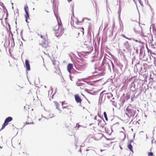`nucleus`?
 I'll list each match as a JSON object with an SVG mask.
<instances>
[{
    "label": "nucleus",
    "instance_id": "0eeeda50",
    "mask_svg": "<svg viewBox=\"0 0 156 156\" xmlns=\"http://www.w3.org/2000/svg\"><path fill=\"white\" fill-rule=\"evenodd\" d=\"M76 85L80 87V89H84L85 91H86L87 90V89L85 88L87 87V86L84 83L80 82H77L76 83Z\"/></svg>",
    "mask_w": 156,
    "mask_h": 156
},
{
    "label": "nucleus",
    "instance_id": "7c9ffc66",
    "mask_svg": "<svg viewBox=\"0 0 156 156\" xmlns=\"http://www.w3.org/2000/svg\"><path fill=\"white\" fill-rule=\"evenodd\" d=\"M80 126V125L78 123H77L76 125V127H78V128H79Z\"/></svg>",
    "mask_w": 156,
    "mask_h": 156
},
{
    "label": "nucleus",
    "instance_id": "f8f14e48",
    "mask_svg": "<svg viewBox=\"0 0 156 156\" xmlns=\"http://www.w3.org/2000/svg\"><path fill=\"white\" fill-rule=\"evenodd\" d=\"M46 114L47 117L49 118H51L54 116V114L52 113L51 111L46 112Z\"/></svg>",
    "mask_w": 156,
    "mask_h": 156
},
{
    "label": "nucleus",
    "instance_id": "423d86ee",
    "mask_svg": "<svg viewBox=\"0 0 156 156\" xmlns=\"http://www.w3.org/2000/svg\"><path fill=\"white\" fill-rule=\"evenodd\" d=\"M40 45L44 48H47L49 47L48 40L44 41L40 44Z\"/></svg>",
    "mask_w": 156,
    "mask_h": 156
},
{
    "label": "nucleus",
    "instance_id": "ddd939ff",
    "mask_svg": "<svg viewBox=\"0 0 156 156\" xmlns=\"http://www.w3.org/2000/svg\"><path fill=\"white\" fill-rule=\"evenodd\" d=\"M25 65L27 70L28 71L30 70V65L29 63V61L28 60H25Z\"/></svg>",
    "mask_w": 156,
    "mask_h": 156
},
{
    "label": "nucleus",
    "instance_id": "2f4dec72",
    "mask_svg": "<svg viewBox=\"0 0 156 156\" xmlns=\"http://www.w3.org/2000/svg\"><path fill=\"white\" fill-rule=\"evenodd\" d=\"M81 29H82V32L83 34H84V29L83 27H82L81 28Z\"/></svg>",
    "mask_w": 156,
    "mask_h": 156
},
{
    "label": "nucleus",
    "instance_id": "2eb2a0df",
    "mask_svg": "<svg viewBox=\"0 0 156 156\" xmlns=\"http://www.w3.org/2000/svg\"><path fill=\"white\" fill-rule=\"evenodd\" d=\"M40 36L42 38L44 41L48 40V35L46 33L44 34V35L41 34Z\"/></svg>",
    "mask_w": 156,
    "mask_h": 156
},
{
    "label": "nucleus",
    "instance_id": "9b49d317",
    "mask_svg": "<svg viewBox=\"0 0 156 156\" xmlns=\"http://www.w3.org/2000/svg\"><path fill=\"white\" fill-rule=\"evenodd\" d=\"M98 116L96 115L94 119V120L92 121V122L90 124V125H94L95 124H98L99 123V120L97 119Z\"/></svg>",
    "mask_w": 156,
    "mask_h": 156
},
{
    "label": "nucleus",
    "instance_id": "aec40b11",
    "mask_svg": "<svg viewBox=\"0 0 156 156\" xmlns=\"http://www.w3.org/2000/svg\"><path fill=\"white\" fill-rule=\"evenodd\" d=\"M127 147L130 151L133 152V147L130 144H128Z\"/></svg>",
    "mask_w": 156,
    "mask_h": 156
},
{
    "label": "nucleus",
    "instance_id": "6e6552de",
    "mask_svg": "<svg viewBox=\"0 0 156 156\" xmlns=\"http://www.w3.org/2000/svg\"><path fill=\"white\" fill-rule=\"evenodd\" d=\"M54 103L55 106L56 107V109H57L59 111V113L62 114V109H60V105L58 102L56 101H55L54 102Z\"/></svg>",
    "mask_w": 156,
    "mask_h": 156
},
{
    "label": "nucleus",
    "instance_id": "a211bd4d",
    "mask_svg": "<svg viewBox=\"0 0 156 156\" xmlns=\"http://www.w3.org/2000/svg\"><path fill=\"white\" fill-rule=\"evenodd\" d=\"M26 14L25 15V16L26 18V21L27 22H28L27 20L29 19V15L28 13V12H25Z\"/></svg>",
    "mask_w": 156,
    "mask_h": 156
},
{
    "label": "nucleus",
    "instance_id": "b1692460",
    "mask_svg": "<svg viewBox=\"0 0 156 156\" xmlns=\"http://www.w3.org/2000/svg\"><path fill=\"white\" fill-rule=\"evenodd\" d=\"M148 156H154L152 152H148Z\"/></svg>",
    "mask_w": 156,
    "mask_h": 156
},
{
    "label": "nucleus",
    "instance_id": "bb28decb",
    "mask_svg": "<svg viewBox=\"0 0 156 156\" xmlns=\"http://www.w3.org/2000/svg\"><path fill=\"white\" fill-rule=\"evenodd\" d=\"M139 2L141 5L143 6V3L141 0H138Z\"/></svg>",
    "mask_w": 156,
    "mask_h": 156
},
{
    "label": "nucleus",
    "instance_id": "1a4fd4ad",
    "mask_svg": "<svg viewBox=\"0 0 156 156\" xmlns=\"http://www.w3.org/2000/svg\"><path fill=\"white\" fill-rule=\"evenodd\" d=\"M84 19H82V21H79L77 19H76L75 20H73V24L74 22L77 25H82L84 22Z\"/></svg>",
    "mask_w": 156,
    "mask_h": 156
},
{
    "label": "nucleus",
    "instance_id": "6ab92c4d",
    "mask_svg": "<svg viewBox=\"0 0 156 156\" xmlns=\"http://www.w3.org/2000/svg\"><path fill=\"white\" fill-rule=\"evenodd\" d=\"M60 28L59 27H58V26L57 25L55 26L53 28V30H54L55 31H58L59 29Z\"/></svg>",
    "mask_w": 156,
    "mask_h": 156
},
{
    "label": "nucleus",
    "instance_id": "393cba45",
    "mask_svg": "<svg viewBox=\"0 0 156 156\" xmlns=\"http://www.w3.org/2000/svg\"><path fill=\"white\" fill-rule=\"evenodd\" d=\"M34 124L33 122L32 121L31 122H26V123H25L26 124Z\"/></svg>",
    "mask_w": 156,
    "mask_h": 156
},
{
    "label": "nucleus",
    "instance_id": "c85d7f7f",
    "mask_svg": "<svg viewBox=\"0 0 156 156\" xmlns=\"http://www.w3.org/2000/svg\"><path fill=\"white\" fill-rule=\"evenodd\" d=\"M90 51H87V52H91V51L93 50V47H91L90 48Z\"/></svg>",
    "mask_w": 156,
    "mask_h": 156
},
{
    "label": "nucleus",
    "instance_id": "72a5a7b5",
    "mask_svg": "<svg viewBox=\"0 0 156 156\" xmlns=\"http://www.w3.org/2000/svg\"><path fill=\"white\" fill-rule=\"evenodd\" d=\"M53 64L54 65H55V63L54 62H53Z\"/></svg>",
    "mask_w": 156,
    "mask_h": 156
},
{
    "label": "nucleus",
    "instance_id": "cd10ccee",
    "mask_svg": "<svg viewBox=\"0 0 156 156\" xmlns=\"http://www.w3.org/2000/svg\"><path fill=\"white\" fill-rule=\"evenodd\" d=\"M45 119V118L42 117L41 119H38V120L39 121H41V120H44V119Z\"/></svg>",
    "mask_w": 156,
    "mask_h": 156
},
{
    "label": "nucleus",
    "instance_id": "c756f323",
    "mask_svg": "<svg viewBox=\"0 0 156 156\" xmlns=\"http://www.w3.org/2000/svg\"><path fill=\"white\" fill-rule=\"evenodd\" d=\"M122 36H123L124 37L127 39H128V40H130V38H128L127 37H126L125 35H122Z\"/></svg>",
    "mask_w": 156,
    "mask_h": 156
},
{
    "label": "nucleus",
    "instance_id": "e433bc0d",
    "mask_svg": "<svg viewBox=\"0 0 156 156\" xmlns=\"http://www.w3.org/2000/svg\"><path fill=\"white\" fill-rule=\"evenodd\" d=\"M135 41H136V42H137V41L136 40Z\"/></svg>",
    "mask_w": 156,
    "mask_h": 156
},
{
    "label": "nucleus",
    "instance_id": "39448f33",
    "mask_svg": "<svg viewBox=\"0 0 156 156\" xmlns=\"http://www.w3.org/2000/svg\"><path fill=\"white\" fill-rule=\"evenodd\" d=\"M104 136L103 134L101 133H98L94 135L95 139L96 140H101Z\"/></svg>",
    "mask_w": 156,
    "mask_h": 156
},
{
    "label": "nucleus",
    "instance_id": "473e14b6",
    "mask_svg": "<svg viewBox=\"0 0 156 156\" xmlns=\"http://www.w3.org/2000/svg\"><path fill=\"white\" fill-rule=\"evenodd\" d=\"M72 1V0H68V1L69 2H70Z\"/></svg>",
    "mask_w": 156,
    "mask_h": 156
},
{
    "label": "nucleus",
    "instance_id": "4c0bfd02",
    "mask_svg": "<svg viewBox=\"0 0 156 156\" xmlns=\"http://www.w3.org/2000/svg\"><path fill=\"white\" fill-rule=\"evenodd\" d=\"M0 147L1 148H2V147L1 146Z\"/></svg>",
    "mask_w": 156,
    "mask_h": 156
},
{
    "label": "nucleus",
    "instance_id": "f704fd0d",
    "mask_svg": "<svg viewBox=\"0 0 156 156\" xmlns=\"http://www.w3.org/2000/svg\"><path fill=\"white\" fill-rule=\"evenodd\" d=\"M136 123H138L139 124V123L137 121H136Z\"/></svg>",
    "mask_w": 156,
    "mask_h": 156
},
{
    "label": "nucleus",
    "instance_id": "5701e85b",
    "mask_svg": "<svg viewBox=\"0 0 156 156\" xmlns=\"http://www.w3.org/2000/svg\"><path fill=\"white\" fill-rule=\"evenodd\" d=\"M121 136H123V139H122V140H124L125 138H126V134L125 133H124L123 132H122V134H121Z\"/></svg>",
    "mask_w": 156,
    "mask_h": 156
},
{
    "label": "nucleus",
    "instance_id": "dca6fc26",
    "mask_svg": "<svg viewBox=\"0 0 156 156\" xmlns=\"http://www.w3.org/2000/svg\"><path fill=\"white\" fill-rule=\"evenodd\" d=\"M124 45L128 49H129L131 47V45L127 41H126L125 42L124 44Z\"/></svg>",
    "mask_w": 156,
    "mask_h": 156
},
{
    "label": "nucleus",
    "instance_id": "412c9836",
    "mask_svg": "<svg viewBox=\"0 0 156 156\" xmlns=\"http://www.w3.org/2000/svg\"><path fill=\"white\" fill-rule=\"evenodd\" d=\"M24 9L25 12H28L29 9L27 5H26L24 7Z\"/></svg>",
    "mask_w": 156,
    "mask_h": 156
},
{
    "label": "nucleus",
    "instance_id": "c9c22d12",
    "mask_svg": "<svg viewBox=\"0 0 156 156\" xmlns=\"http://www.w3.org/2000/svg\"><path fill=\"white\" fill-rule=\"evenodd\" d=\"M87 79L86 78H83V80H84V79Z\"/></svg>",
    "mask_w": 156,
    "mask_h": 156
},
{
    "label": "nucleus",
    "instance_id": "58836bf2",
    "mask_svg": "<svg viewBox=\"0 0 156 156\" xmlns=\"http://www.w3.org/2000/svg\"><path fill=\"white\" fill-rule=\"evenodd\" d=\"M88 151V150H86V151Z\"/></svg>",
    "mask_w": 156,
    "mask_h": 156
},
{
    "label": "nucleus",
    "instance_id": "4468645a",
    "mask_svg": "<svg viewBox=\"0 0 156 156\" xmlns=\"http://www.w3.org/2000/svg\"><path fill=\"white\" fill-rule=\"evenodd\" d=\"M73 68V64L71 63L69 64L67 66V69L68 72L71 73V70Z\"/></svg>",
    "mask_w": 156,
    "mask_h": 156
},
{
    "label": "nucleus",
    "instance_id": "f03ea898",
    "mask_svg": "<svg viewBox=\"0 0 156 156\" xmlns=\"http://www.w3.org/2000/svg\"><path fill=\"white\" fill-rule=\"evenodd\" d=\"M136 109L129 105L127 107L125 111V114L129 117H133L135 115Z\"/></svg>",
    "mask_w": 156,
    "mask_h": 156
},
{
    "label": "nucleus",
    "instance_id": "f257e3e1",
    "mask_svg": "<svg viewBox=\"0 0 156 156\" xmlns=\"http://www.w3.org/2000/svg\"><path fill=\"white\" fill-rule=\"evenodd\" d=\"M62 114H67L71 112L72 106L66 101H63L62 102Z\"/></svg>",
    "mask_w": 156,
    "mask_h": 156
},
{
    "label": "nucleus",
    "instance_id": "4be33fe9",
    "mask_svg": "<svg viewBox=\"0 0 156 156\" xmlns=\"http://www.w3.org/2000/svg\"><path fill=\"white\" fill-rule=\"evenodd\" d=\"M104 117L105 118L106 120L108 121V117H107V115L106 113V112H104Z\"/></svg>",
    "mask_w": 156,
    "mask_h": 156
},
{
    "label": "nucleus",
    "instance_id": "a878e982",
    "mask_svg": "<svg viewBox=\"0 0 156 156\" xmlns=\"http://www.w3.org/2000/svg\"><path fill=\"white\" fill-rule=\"evenodd\" d=\"M60 69H59V68H58V69H56V71H55V73H58L60 72Z\"/></svg>",
    "mask_w": 156,
    "mask_h": 156
},
{
    "label": "nucleus",
    "instance_id": "9d476101",
    "mask_svg": "<svg viewBox=\"0 0 156 156\" xmlns=\"http://www.w3.org/2000/svg\"><path fill=\"white\" fill-rule=\"evenodd\" d=\"M75 98L77 103L81 104L82 99L81 98L79 94H76L75 95Z\"/></svg>",
    "mask_w": 156,
    "mask_h": 156
},
{
    "label": "nucleus",
    "instance_id": "20e7f679",
    "mask_svg": "<svg viewBox=\"0 0 156 156\" xmlns=\"http://www.w3.org/2000/svg\"><path fill=\"white\" fill-rule=\"evenodd\" d=\"M12 120V118L11 117H7L5 119V122L2 125V127L1 129V130L4 129L5 126L7 125L9 122H11Z\"/></svg>",
    "mask_w": 156,
    "mask_h": 156
},
{
    "label": "nucleus",
    "instance_id": "7ed1b4c3",
    "mask_svg": "<svg viewBox=\"0 0 156 156\" xmlns=\"http://www.w3.org/2000/svg\"><path fill=\"white\" fill-rule=\"evenodd\" d=\"M94 127V126L93 127ZM94 129L96 132H106L105 127L103 125H101V123L99 122L98 126L97 127L94 128Z\"/></svg>",
    "mask_w": 156,
    "mask_h": 156
},
{
    "label": "nucleus",
    "instance_id": "f3484780",
    "mask_svg": "<svg viewBox=\"0 0 156 156\" xmlns=\"http://www.w3.org/2000/svg\"><path fill=\"white\" fill-rule=\"evenodd\" d=\"M57 25L59 27H60L59 28H60L61 27V30H60V33L61 34H63V33L64 29H62V24L61 22H58V25Z\"/></svg>",
    "mask_w": 156,
    "mask_h": 156
},
{
    "label": "nucleus",
    "instance_id": "ea45409f",
    "mask_svg": "<svg viewBox=\"0 0 156 156\" xmlns=\"http://www.w3.org/2000/svg\"><path fill=\"white\" fill-rule=\"evenodd\" d=\"M108 145V146H109V144H108V145Z\"/></svg>",
    "mask_w": 156,
    "mask_h": 156
}]
</instances>
